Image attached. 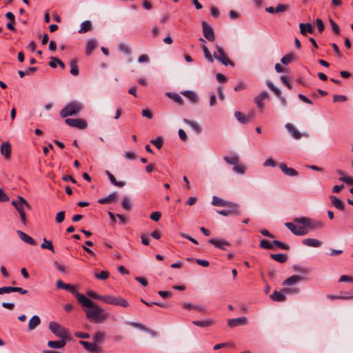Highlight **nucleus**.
Here are the masks:
<instances>
[{
	"label": "nucleus",
	"instance_id": "nucleus-36",
	"mask_svg": "<svg viewBox=\"0 0 353 353\" xmlns=\"http://www.w3.org/2000/svg\"><path fill=\"white\" fill-rule=\"evenodd\" d=\"M92 22L89 20L85 21L81 23V28L79 32L81 34L85 33L92 29Z\"/></svg>",
	"mask_w": 353,
	"mask_h": 353
},
{
	"label": "nucleus",
	"instance_id": "nucleus-52",
	"mask_svg": "<svg viewBox=\"0 0 353 353\" xmlns=\"http://www.w3.org/2000/svg\"><path fill=\"white\" fill-rule=\"evenodd\" d=\"M64 219H65V212L64 211L59 212L56 215L55 221L57 223H61L64 221Z\"/></svg>",
	"mask_w": 353,
	"mask_h": 353
},
{
	"label": "nucleus",
	"instance_id": "nucleus-29",
	"mask_svg": "<svg viewBox=\"0 0 353 353\" xmlns=\"http://www.w3.org/2000/svg\"><path fill=\"white\" fill-rule=\"evenodd\" d=\"M105 174L108 176V179H110V182L115 186L117 187H123L125 185V181H117L114 176L108 170L105 171Z\"/></svg>",
	"mask_w": 353,
	"mask_h": 353
},
{
	"label": "nucleus",
	"instance_id": "nucleus-16",
	"mask_svg": "<svg viewBox=\"0 0 353 353\" xmlns=\"http://www.w3.org/2000/svg\"><path fill=\"white\" fill-rule=\"evenodd\" d=\"M247 323V318L245 316L236 318V319H231L228 321V325L230 327H234L239 325H243Z\"/></svg>",
	"mask_w": 353,
	"mask_h": 353
},
{
	"label": "nucleus",
	"instance_id": "nucleus-54",
	"mask_svg": "<svg viewBox=\"0 0 353 353\" xmlns=\"http://www.w3.org/2000/svg\"><path fill=\"white\" fill-rule=\"evenodd\" d=\"M329 22L332 28V30L336 33V34H339L340 32V28L339 27V26L334 21L333 19H329Z\"/></svg>",
	"mask_w": 353,
	"mask_h": 353
},
{
	"label": "nucleus",
	"instance_id": "nucleus-21",
	"mask_svg": "<svg viewBox=\"0 0 353 353\" xmlns=\"http://www.w3.org/2000/svg\"><path fill=\"white\" fill-rule=\"evenodd\" d=\"M11 145L8 142H4L1 145V153L6 159H9L11 155Z\"/></svg>",
	"mask_w": 353,
	"mask_h": 353
},
{
	"label": "nucleus",
	"instance_id": "nucleus-45",
	"mask_svg": "<svg viewBox=\"0 0 353 353\" xmlns=\"http://www.w3.org/2000/svg\"><path fill=\"white\" fill-rule=\"evenodd\" d=\"M272 244H273V246H276L277 248H280V249H282V250H289L290 247L289 245L288 244H285L281 241H277V240H274L272 241Z\"/></svg>",
	"mask_w": 353,
	"mask_h": 353
},
{
	"label": "nucleus",
	"instance_id": "nucleus-60",
	"mask_svg": "<svg viewBox=\"0 0 353 353\" xmlns=\"http://www.w3.org/2000/svg\"><path fill=\"white\" fill-rule=\"evenodd\" d=\"M246 89V85L244 82L243 81H240L235 86L234 88V90L236 92H238V91H240V90H243Z\"/></svg>",
	"mask_w": 353,
	"mask_h": 353
},
{
	"label": "nucleus",
	"instance_id": "nucleus-2",
	"mask_svg": "<svg viewBox=\"0 0 353 353\" xmlns=\"http://www.w3.org/2000/svg\"><path fill=\"white\" fill-rule=\"evenodd\" d=\"M11 204L19 212L23 224L26 225L27 219L26 215V210H31V205L30 203L23 197L18 196L16 200L12 201Z\"/></svg>",
	"mask_w": 353,
	"mask_h": 353
},
{
	"label": "nucleus",
	"instance_id": "nucleus-43",
	"mask_svg": "<svg viewBox=\"0 0 353 353\" xmlns=\"http://www.w3.org/2000/svg\"><path fill=\"white\" fill-rule=\"evenodd\" d=\"M110 276V272L107 270L101 271L99 273H94V277L99 280H106Z\"/></svg>",
	"mask_w": 353,
	"mask_h": 353
},
{
	"label": "nucleus",
	"instance_id": "nucleus-33",
	"mask_svg": "<svg viewBox=\"0 0 353 353\" xmlns=\"http://www.w3.org/2000/svg\"><path fill=\"white\" fill-rule=\"evenodd\" d=\"M41 323L40 318L37 315L33 316L29 321L28 329L30 330H34Z\"/></svg>",
	"mask_w": 353,
	"mask_h": 353
},
{
	"label": "nucleus",
	"instance_id": "nucleus-34",
	"mask_svg": "<svg viewBox=\"0 0 353 353\" xmlns=\"http://www.w3.org/2000/svg\"><path fill=\"white\" fill-rule=\"evenodd\" d=\"M272 300L274 301L281 302L284 301L286 299L285 294L282 292L275 290L270 296Z\"/></svg>",
	"mask_w": 353,
	"mask_h": 353
},
{
	"label": "nucleus",
	"instance_id": "nucleus-53",
	"mask_svg": "<svg viewBox=\"0 0 353 353\" xmlns=\"http://www.w3.org/2000/svg\"><path fill=\"white\" fill-rule=\"evenodd\" d=\"M233 170L239 174H244L245 169L243 165H239L238 163L234 165L233 167Z\"/></svg>",
	"mask_w": 353,
	"mask_h": 353
},
{
	"label": "nucleus",
	"instance_id": "nucleus-51",
	"mask_svg": "<svg viewBox=\"0 0 353 353\" xmlns=\"http://www.w3.org/2000/svg\"><path fill=\"white\" fill-rule=\"evenodd\" d=\"M105 334L103 332H98L94 335V341L95 343H101L103 341Z\"/></svg>",
	"mask_w": 353,
	"mask_h": 353
},
{
	"label": "nucleus",
	"instance_id": "nucleus-11",
	"mask_svg": "<svg viewBox=\"0 0 353 353\" xmlns=\"http://www.w3.org/2000/svg\"><path fill=\"white\" fill-rule=\"evenodd\" d=\"M203 34L206 39L209 41H214L215 40V35L212 27L206 22H202Z\"/></svg>",
	"mask_w": 353,
	"mask_h": 353
},
{
	"label": "nucleus",
	"instance_id": "nucleus-35",
	"mask_svg": "<svg viewBox=\"0 0 353 353\" xmlns=\"http://www.w3.org/2000/svg\"><path fill=\"white\" fill-rule=\"evenodd\" d=\"M336 172L340 176L339 180L341 181H343L349 185H353V179L350 176H345V173L343 170H337Z\"/></svg>",
	"mask_w": 353,
	"mask_h": 353
},
{
	"label": "nucleus",
	"instance_id": "nucleus-18",
	"mask_svg": "<svg viewBox=\"0 0 353 353\" xmlns=\"http://www.w3.org/2000/svg\"><path fill=\"white\" fill-rule=\"evenodd\" d=\"M285 128L292 134V136L296 139H299L303 136V134H301L292 123H287L285 125Z\"/></svg>",
	"mask_w": 353,
	"mask_h": 353
},
{
	"label": "nucleus",
	"instance_id": "nucleus-4",
	"mask_svg": "<svg viewBox=\"0 0 353 353\" xmlns=\"http://www.w3.org/2000/svg\"><path fill=\"white\" fill-rule=\"evenodd\" d=\"M294 221L298 223L305 225L308 230L321 229L325 226V223L321 221H313L311 219L306 217L296 218Z\"/></svg>",
	"mask_w": 353,
	"mask_h": 353
},
{
	"label": "nucleus",
	"instance_id": "nucleus-32",
	"mask_svg": "<svg viewBox=\"0 0 353 353\" xmlns=\"http://www.w3.org/2000/svg\"><path fill=\"white\" fill-rule=\"evenodd\" d=\"M192 323L199 327H206L212 325L214 321L211 319H208L203 321H193Z\"/></svg>",
	"mask_w": 353,
	"mask_h": 353
},
{
	"label": "nucleus",
	"instance_id": "nucleus-14",
	"mask_svg": "<svg viewBox=\"0 0 353 353\" xmlns=\"http://www.w3.org/2000/svg\"><path fill=\"white\" fill-rule=\"evenodd\" d=\"M208 242L214 245L216 248L223 250H226V247L231 245V243L225 239H209Z\"/></svg>",
	"mask_w": 353,
	"mask_h": 353
},
{
	"label": "nucleus",
	"instance_id": "nucleus-15",
	"mask_svg": "<svg viewBox=\"0 0 353 353\" xmlns=\"http://www.w3.org/2000/svg\"><path fill=\"white\" fill-rule=\"evenodd\" d=\"M268 97V93L266 91H263L254 99V102L261 111L263 110V101L267 99Z\"/></svg>",
	"mask_w": 353,
	"mask_h": 353
},
{
	"label": "nucleus",
	"instance_id": "nucleus-39",
	"mask_svg": "<svg viewBox=\"0 0 353 353\" xmlns=\"http://www.w3.org/2000/svg\"><path fill=\"white\" fill-rule=\"evenodd\" d=\"M70 74L73 76H77L79 74V69L77 65V60H72L70 63Z\"/></svg>",
	"mask_w": 353,
	"mask_h": 353
},
{
	"label": "nucleus",
	"instance_id": "nucleus-8",
	"mask_svg": "<svg viewBox=\"0 0 353 353\" xmlns=\"http://www.w3.org/2000/svg\"><path fill=\"white\" fill-rule=\"evenodd\" d=\"M288 228L294 234L297 236H304L308 233V229L306 228L305 225H296L293 223L287 222L285 223Z\"/></svg>",
	"mask_w": 353,
	"mask_h": 353
},
{
	"label": "nucleus",
	"instance_id": "nucleus-13",
	"mask_svg": "<svg viewBox=\"0 0 353 353\" xmlns=\"http://www.w3.org/2000/svg\"><path fill=\"white\" fill-rule=\"evenodd\" d=\"M267 86L280 99L281 103L283 105H286L287 101L284 97L282 96V93L280 89L277 88L274 84L269 81H266Z\"/></svg>",
	"mask_w": 353,
	"mask_h": 353
},
{
	"label": "nucleus",
	"instance_id": "nucleus-37",
	"mask_svg": "<svg viewBox=\"0 0 353 353\" xmlns=\"http://www.w3.org/2000/svg\"><path fill=\"white\" fill-rule=\"evenodd\" d=\"M271 259L279 263H285L288 259V255L286 254H271Z\"/></svg>",
	"mask_w": 353,
	"mask_h": 353
},
{
	"label": "nucleus",
	"instance_id": "nucleus-49",
	"mask_svg": "<svg viewBox=\"0 0 353 353\" xmlns=\"http://www.w3.org/2000/svg\"><path fill=\"white\" fill-rule=\"evenodd\" d=\"M150 142L158 149H161L163 145V140L161 137H158L156 139H153Z\"/></svg>",
	"mask_w": 353,
	"mask_h": 353
},
{
	"label": "nucleus",
	"instance_id": "nucleus-47",
	"mask_svg": "<svg viewBox=\"0 0 353 353\" xmlns=\"http://www.w3.org/2000/svg\"><path fill=\"white\" fill-rule=\"evenodd\" d=\"M259 246H260V248H261L263 249H268V250H273L274 249L272 242L270 243L269 241L265 240V239H263L261 241Z\"/></svg>",
	"mask_w": 353,
	"mask_h": 353
},
{
	"label": "nucleus",
	"instance_id": "nucleus-26",
	"mask_svg": "<svg viewBox=\"0 0 353 353\" xmlns=\"http://www.w3.org/2000/svg\"><path fill=\"white\" fill-rule=\"evenodd\" d=\"M65 339H61L59 341H49L48 342V347L54 349H60L65 345Z\"/></svg>",
	"mask_w": 353,
	"mask_h": 353
},
{
	"label": "nucleus",
	"instance_id": "nucleus-40",
	"mask_svg": "<svg viewBox=\"0 0 353 353\" xmlns=\"http://www.w3.org/2000/svg\"><path fill=\"white\" fill-rule=\"evenodd\" d=\"M295 58V55L292 53H289V54H285V56H283L281 59V61L283 64L284 65H288L289 63H290Z\"/></svg>",
	"mask_w": 353,
	"mask_h": 353
},
{
	"label": "nucleus",
	"instance_id": "nucleus-38",
	"mask_svg": "<svg viewBox=\"0 0 353 353\" xmlns=\"http://www.w3.org/2000/svg\"><path fill=\"white\" fill-rule=\"evenodd\" d=\"M229 203L230 201H227L221 198L214 196H213L212 204L214 206H225L226 205H229Z\"/></svg>",
	"mask_w": 353,
	"mask_h": 353
},
{
	"label": "nucleus",
	"instance_id": "nucleus-20",
	"mask_svg": "<svg viewBox=\"0 0 353 353\" xmlns=\"http://www.w3.org/2000/svg\"><path fill=\"white\" fill-rule=\"evenodd\" d=\"M63 290L70 291L77 298L79 303L81 301V299H82V297L84 298L85 296L84 294L78 292L76 290L74 286L70 284H66Z\"/></svg>",
	"mask_w": 353,
	"mask_h": 353
},
{
	"label": "nucleus",
	"instance_id": "nucleus-64",
	"mask_svg": "<svg viewBox=\"0 0 353 353\" xmlns=\"http://www.w3.org/2000/svg\"><path fill=\"white\" fill-rule=\"evenodd\" d=\"M178 134H179V138L182 141H186L187 140L188 137H187V134H186L185 132L183 130L179 129V132H178Z\"/></svg>",
	"mask_w": 353,
	"mask_h": 353
},
{
	"label": "nucleus",
	"instance_id": "nucleus-63",
	"mask_svg": "<svg viewBox=\"0 0 353 353\" xmlns=\"http://www.w3.org/2000/svg\"><path fill=\"white\" fill-rule=\"evenodd\" d=\"M216 79L220 83H225L227 81V78L225 75L221 73H218L216 75Z\"/></svg>",
	"mask_w": 353,
	"mask_h": 353
},
{
	"label": "nucleus",
	"instance_id": "nucleus-46",
	"mask_svg": "<svg viewBox=\"0 0 353 353\" xmlns=\"http://www.w3.org/2000/svg\"><path fill=\"white\" fill-rule=\"evenodd\" d=\"M202 50L203 51V53H204V56L205 57V59L210 63H212L213 61H214V57L211 54L210 50H208V48H207L206 46H202Z\"/></svg>",
	"mask_w": 353,
	"mask_h": 353
},
{
	"label": "nucleus",
	"instance_id": "nucleus-50",
	"mask_svg": "<svg viewBox=\"0 0 353 353\" xmlns=\"http://www.w3.org/2000/svg\"><path fill=\"white\" fill-rule=\"evenodd\" d=\"M121 206L123 207V209H125L126 210L129 211L131 210V208H132L131 203L128 197H124L123 199L122 202H121Z\"/></svg>",
	"mask_w": 353,
	"mask_h": 353
},
{
	"label": "nucleus",
	"instance_id": "nucleus-19",
	"mask_svg": "<svg viewBox=\"0 0 353 353\" xmlns=\"http://www.w3.org/2000/svg\"><path fill=\"white\" fill-rule=\"evenodd\" d=\"M182 95L188 98L191 102L196 103L199 101L197 94L192 90H185L181 92Z\"/></svg>",
	"mask_w": 353,
	"mask_h": 353
},
{
	"label": "nucleus",
	"instance_id": "nucleus-23",
	"mask_svg": "<svg viewBox=\"0 0 353 353\" xmlns=\"http://www.w3.org/2000/svg\"><path fill=\"white\" fill-rule=\"evenodd\" d=\"M303 244L308 246V247H313V248H318L320 247L322 245V242L319 241L316 239H305L303 240L302 241Z\"/></svg>",
	"mask_w": 353,
	"mask_h": 353
},
{
	"label": "nucleus",
	"instance_id": "nucleus-58",
	"mask_svg": "<svg viewBox=\"0 0 353 353\" xmlns=\"http://www.w3.org/2000/svg\"><path fill=\"white\" fill-rule=\"evenodd\" d=\"M280 79L281 81H282V83L287 86V88L289 89V90H291L292 89V85L291 83H290L289 81V79L288 77H285L284 76H281L280 77Z\"/></svg>",
	"mask_w": 353,
	"mask_h": 353
},
{
	"label": "nucleus",
	"instance_id": "nucleus-24",
	"mask_svg": "<svg viewBox=\"0 0 353 353\" xmlns=\"http://www.w3.org/2000/svg\"><path fill=\"white\" fill-rule=\"evenodd\" d=\"M299 28H300V32L303 35H306L307 33L312 34L314 32L312 26L309 23H301L299 24Z\"/></svg>",
	"mask_w": 353,
	"mask_h": 353
},
{
	"label": "nucleus",
	"instance_id": "nucleus-6",
	"mask_svg": "<svg viewBox=\"0 0 353 353\" xmlns=\"http://www.w3.org/2000/svg\"><path fill=\"white\" fill-rule=\"evenodd\" d=\"M50 331L57 336L61 339H66L68 336V333L66 329L61 327L58 323L52 321L49 324Z\"/></svg>",
	"mask_w": 353,
	"mask_h": 353
},
{
	"label": "nucleus",
	"instance_id": "nucleus-56",
	"mask_svg": "<svg viewBox=\"0 0 353 353\" xmlns=\"http://www.w3.org/2000/svg\"><path fill=\"white\" fill-rule=\"evenodd\" d=\"M347 100V98L345 95H334L333 101L334 102H344Z\"/></svg>",
	"mask_w": 353,
	"mask_h": 353
},
{
	"label": "nucleus",
	"instance_id": "nucleus-31",
	"mask_svg": "<svg viewBox=\"0 0 353 353\" xmlns=\"http://www.w3.org/2000/svg\"><path fill=\"white\" fill-rule=\"evenodd\" d=\"M97 41L95 39H91L88 40L86 46V54L90 56L92 51L97 48Z\"/></svg>",
	"mask_w": 353,
	"mask_h": 353
},
{
	"label": "nucleus",
	"instance_id": "nucleus-9",
	"mask_svg": "<svg viewBox=\"0 0 353 353\" xmlns=\"http://www.w3.org/2000/svg\"><path fill=\"white\" fill-rule=\"evenodd\" d=\"M225 206L228 208V210H219L217 211V213L225 216L229 215H239L241 214L239 205L237 203L230 202L229 205H226Z\"/></svg>",
	"mask_w": 353,
	"mask_h": 353
},
{
	"label": "nucleus",
	"instance_id": "nucleus-41",
	"mask_svg": "<svg viewBox=\"0 0 353 353\" xmlns=\"http://www.w3.org/2000/svg\"><path fill=\"white\" fill-rule=\"evenodd\" d=\"M184 122L186 124H188V125H190L196 132L201 133V126L198 123H196V122L188 120V119H185Z\"/></svg>",
	"mask_w": 353,
	"mask_h": 353
},
{
	"label": "nucleus",
	"instance_id": "nucleus-55",
	"mask_svg": "<svg viewBox=\"0 0 353 353\" xmlns=\"http://www.w3.org/2000/svg\"><path fill=\"white\" fill-rule=\"evenodd\" d=\"M150 61V57L148 54H143L138 58V62L139 63H148Z\"/></svg>",
	"mask_w": 353,
	"mask_h": 353
},
{
	"label": "nucleus",
	"instance_id": "nucleus-17",
	"mask_svg": "<svg viewBox=\"0 0 353 353\" xmlns=\"http://www.w3.org/2000/svg\"><path fill=\"white\" fill-rule=\"evenodd\" d=\"M279 168L281 171L288 176H296L299 174V172L295 169L288 168L285 163H281L279 164Z\"/></svg>",
	"mask_w": 353,
	"mask_h": 353
},
{
	"label": "nucleus",
	"instance_id": "nucleus-7",
	"mask_svg": "<svg viewBox=\"0 0 353 353\" xmlns=\"http://www.w3.org/2000/svg\"><path fill=\"white\" fill-rule=\"evenodd\" d=\"M216 49L217 52H214L213 54L214 59L219 61L225 65H230L234 66V63L230 60L221 47L216 46Z\"/></svg>",
	"mask_w": 353,
	"mask_h": 353
},
{
	"label": "nucleus",
	"instance_id": "nucleus-25",
	"mask_svg": "<svg viewBox=\"0 0 353 353\" xmlns=\"http://www.w3.org/2000/svg\"><path fill=\"white\" fill-rule=\"evenodd\" d=\"M17 234L19 236V238L24 242L31 245H36V241L29 235L26 234L23 232L21 230L17 231Z\"/></svg>",
	"mask_w": 353,
	"mask_h": 353
},
{
	"label": "nucleus",
	"instance_id": "nucleus-42",
	"mask_svg": "<svg viewBox=\"0 0 353 353\" xmlns=\"http://www.w3.org/2000/svg\"><path fill=\"white\" fill-rule=\"evenodd\" d=\"M167 95L172 99L176 103L182 105L183 103V100L181 97L176 93H167Z\"/></svg>",
	"mask_w": 353,
	"mask_h": 353
},
{
	"label": "nucleus",
	"instance_id": "nucleus-62",
	"mask_svg": "<svg viewBox=\"0 0 353 353\" xmlns=\"http://www.w3.org/2000/svg\"><path fill=\"white\" fill-rule=\"evenodd\" d=\"M119 48L120 50L123 51V52H125L126 54H128L130 52V48L128 47V45H126L125 43L119 44Z\"/></svg>",
	"mask_w": 353,
	"mask_h": 353
},
{
	"label": "nucleus",
	"instance_id": "nucleus-12",
	"mask_svg": "<svg viewBox=\"0 0 353 353\" xmlns=\"http://www.w3.org/2000/svg\"><path fill=\"white\" fill-rule=\"evenodd\" d=\"M234 116L241 123L245 124L252 121L254 117V113L250 112L248 115H245L239 111H236L234 112Z\"/></svg>",
	"mask_w": 353,
	"mask_h": 353
},
{
	"label": "nucleus",
	"instance_id": "nucleus-57",
	"mask_svg": "<svg viewBox=\"0 0 353 353\" xmlns=\"http://www.w3.org/2000/svg\"><path fill=\"white\" fill-rule=\"evenodd\" d=\"M316 25L318 28V30L320 32H322L324 30V23L323 21L321 19H316Z\"/></svg>",
	"mask_w": 353,
	"mask_h": 353
},
{
	"label": "nucleus",
	"instance_id": "nucleus-44",
	"mask_svg": "<svg viewBox=\"0 0 353 353\" xmlns=\"http://www.w3.org/2000/svg\"><path fill=\"white\" fill-rule=\"evenodd\" d=\"M41 248L42 249H48L52 252H54V246L52 241H47L46 238L43 239V243L41 245Z\"/></svg>",
	"mask_w": 353,
	"mask_h": 353
},
{
	"label": "nucleus",
	"instance_id": "nucleus-59",
	"mask_svg": "<svg viewBox=\"0 0 353 353\" xmlns=\"http://www.w3.org/2000/svg\"><path fill=\"white\" fill-rule=\"evenodd\" d=\"M88 296H90L92 299H98L100 301H102L103 296L101 295L98 294L97 292L94 291H90L88 293Z\"/></svg>",
	"mask_w": 353,
	"mask_h": 353
},
{
	"label": "nucleus",
	"instance_id": "nucleus-30",
	"mask_svg": "<svg viewBox=\"0 0 353 353\" xmlns=\"http://www.w3.org/2000/svg\"><path fill=\"white\" fill-rule=\"evenodd\" d=\"M117 193L116 192L111 193L108 196L100 199L98 202L100 204H108L114 202L117 199Z\"/></svg>",
	"mask_w": 353,
	"mask_h": 353
},
{
	"label": "nucleus",
	"instance_id": "nucleus-27",
	"mask_svg": "<svg viewBox=\"0 0 353 353\" xmlns=\"http://www.w3.org/2000/svg\"><path fill=\"white\" fill-rule=\"evenodd\" d=\"M330 199L331 200V202L332 203V205L336 208L338 210H343L344 208H345V205L344 203H343V201L337 198L336 196H333V195H330L329 196Z\"/></svg>",
	"mask_w": 353,
	"mask_h": 353
},
{
	"label": "nucleus",
	"instance_id": "nucleus-48",
	"mask_svg": "<svg viewBox=\"0 0 353 353\" xmlns=\"http://www.w3.org/2000/svg\"><path fill=\"white\" fill-rule=\"evenodd\" d=\"M223 159L227 162L228 164L231 165H236L239 163V157L236 156H231L230 157H224Z\"/></svg>",
	"mask_w": 353,
	"mask_h": 353
},
{
	"label": "nucleus",
	"instance_id": "nucleus-28",
	"mask_svg": "<svg viewBox=\"0 0 353 353\" xmlns=\"http://www.w3.org/2000/svg\"><path fill=\"white\" fill-rule=\"evenodd\" d=\"M80 344H81L86 350L90 352H98L99 347L95 343H90L88 341H81Z\"/></svg>",
	"mask_w": 353,
	"mask_h": 353
},
{
	"label": "nucleus",
	"instance_id": "nucleus-61",
	"mask_svg": "<svg viewBox=\"0 0 353 353\" xmlns=\"http://www.w3.org/2000/svg\"><path fill=\"white\" fill-rule=\"evenodd\" d=\"M161 216V214L159 212H154L150 214V219L154 221H158Z\"/></svg>",
	"mask_w": 353,
	"mask_h": 353
},
{
	"label": "nucleus",
	"instance_id": "nucleus-3",
	"mask_svg": "<svg viewBox=\"0 0 353 353\" xmlns=\"http://www.w3.org/2000/svg\"><path fill=\"white\" fill-rule=\"evenodd\" d=\"M83 109V105L77 101H72L60 111V116L62 118H66L70 116L76 115Z\"/></svg>",
	"mask_w": 353,
	"mask_h": 353
},
{
	"label": "nucleus",
	"instance_id": "nucleus-5",
	"mask_svg": "<svg viewBox=\"0 0 353 353\" xmlns=\"http://www.w3.org/2000/svg\"><path fill=\"white\" fill-rule=\"evenodd\" d=\"M102 301L107 304H110L112 305L117 306H122L123 307H128L129 306V303L126 299L122 298L120 296H114L112 295H106L103 296L102 299Z\"/></svg>",
	"mask_w": 353,
	"mask_h": 353
},
{
	"label": "nucleus",
	"instance_id": "nucleus-1",
	"mask_svg": "<svg viewBox=\"0 0 353 353\" xmlns=\"http://www.w3.org/2000/svg\"><path fill=\"white\" fill-rule=\"evenodd\" d=\"M79 303L83 307L86 317L94 323H102L106 321L109 314L98 304L87 296L82 297Z\"/></svg>",
	"mask_w": 353,
	"mask_h": 353
},
{
	"label": "nucleus",
	"instance_id": "nucleus-10",
	"mask_svg": "<svg viewBox=\"0 0 353 353\" xmlns=\"http://www.w3.org/2000/svg\"><path fill=\"white\" fill-rule=\"evenodd\" d=\"M65 122L67 125L77 128L81 130H84L87 128V122L83 119H65Z\"/></svg>",
	"mask_w": 353,
	"mask_h": 353
},
{
	"label": "nucleus",
	"instance_id": "nucleus-22",
	"mask_svg": "<svg viewBox=\"0 0 353 353\" xmlns=\"http://www.w3.org/2000/svg\"><path fill=\"white\" fill-rule=\"evenodd\" d=\"M302 280V276L299 275H292L283 281V285H292Z\"/></svg>",
	"mask_w": 353,
	"mask_h": 353
}]
</instances>
